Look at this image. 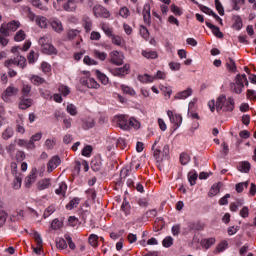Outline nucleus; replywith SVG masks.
<instances>
[{"mask_svg": "<svg viewBox=\"0 0 256 256\" xmlns=\"http://www.w3.org/2000/svg\"><path fill=\"white\" fill-rule=\"evenodd\" d=\"M51 27L56 33H63V23L60 20H52Z\"/></svg>", "mask_w": 256, "mask_h": 256, "instance_id": "21", "label": "nucleus"}, {"mask_svg": "<svg viewBox=\"0 0 256 256\" xmlns=\"http://www.w3.org/2000/svg\"><path fill=\"white\" fill-rule=\"evenodd\" d=\"M79 203H81V198H74L66 205V208L71 211V209L77 208V205H79Z\"/></svg>", "mask_w": 256, "mask_h": 256, "instance_id": "35", "label": "nucleus"}, {"mask_svg": "<svg viewBox=\"0 0 256 256\" xmlns=\"http://www.w3.org/2000/svg\"><path fill=\"white\" fill-rule=\"evenodd\" d=\"M41 137L42 134L41 133H36L35 135H33L30 139V145L32 147V149H35V141H41Z\"/></svg>", "mask_w": 256, "mask_h": 256, "instance_id": "49", "label": "nucleus"}, {"mask_svg": "<svg viewBox=\"0 0 256 256\" xmlns=\"http://www.w3.org/2000/svg\"><path fill=\"white\" fill-rule=\"evenodd\" d=\"M13 128H7L3 133L2 137L3 139H11L13 137Z\"/></svg>", "mask_w": 256, "mask_h": 256, "instance_id": "61", "label": "nucleus"}, {"mask_svg": "<svg viewBox=\"0 0 256 256\" xmlns=\"http://www.w3.org/2000/svg\"><path fill=\"white\" fill-rule=\"evenodd\" d=\"M17 125H16V131L17 133H25V127L23 126V118H20V120H17Z\"/></svg>", "mask_w": 256, "mask_h": 256, "instance_id": "51", "label": "nucleus"}, {"mask_svg": "<svg viewBox=\"0 0 256 256\" xmlns=\"http://www.w3.org/2000/svg\"><path fill=\"white\" fill-rule=\"evenodd\" d=\"M191 95H193V89L188 88L187 90L179 92L176 95V99H187V97H191Z\"/></svg>", "mask_w": 256, "mask_h": 256, "instance_id": "26", "label": "nucleus"}, {"mask_svg": "<svg viewBox=\"0 0 256 256\" xmlns=\"http://www.w3.org/2000/svg\"><path fill=\"white\" fill-rule=\"evenodd\" d=\"M99 241V236L92 234L89 237V243L92 247H97Z\"/></svg>", "mask_w": 256, "mask_h": 256, "instance_id": "53", "label": "nucleus"}, {"mask_svg": "<svg viewBox=\"0 0 256 256\" xmlns=\"http://www.w3.org/2000/svg\"><path fill=\"white\" fill-rule=\"evenodd\" d=\"M120 87H121L123 93H125L126 95H131V97H135L136 93L133 88H131L127 85H124V84L121 85Z\"/></svg>", "mask_w": 256, "mask_h": 256, "instance_id": "37", "label": "nucleus"}, {"mask_svg": "<svg viewBox=\"0 0 256 256\" xmlns=\"http://www.w3.org/2000/svg\"><path fill=\"white\" fill-rule=\"evenodd\" d=\"M20 102H19V109L25 110V109H29V107H31V105H33V99L30 98H26L21 96L20 98Z\"/></svg>", "mask_w": 256, "mask_h": 256, "instance_id": "16", "label": "nucleus"}, {"mask_svg": "<svg viewBox=\"0 0 256 256\" xmlns=\"http://www.w3.org/2000/svg\"><path fill=\"white\" fill-rule=\"evenodd\" d=\"M110 63H113L114 65H123V56L119 54V51L110 53Z\"/></svg>", "mask_w": 256, "mask_h": 256, "instance_id": "12", "label": "nucleus"}, {"mask_svg": "<svg viewBox=\"0 0 256 256\" xmlns=\"http://www.w3.org/2000/svg\"><path fill=\"white\" fill-rule=\"evenodd\" d=\"M38 43H39L41 49H42L43 47H45L46 45H49L50 43H52L51 35L42 36V37L38 40Z\"/></svg>", "mask_w": 256, "mask_h": 256, "instance_id": "25", "label": "nucleus"}, {"mask_svg": "<svg viewBox=\"0 0 256 256\" xmlns=\"http://www.w3.org/2000/svg\"><path fill=\"white\" fill-rule=\"evenodd\" d=\"M82 85L88 87V89H99V83H97L93 78H87L82 80Z\"/></svg>", "mask_w": 256, "mask_h": 256, "instance_id": "17", "label": "nucleus"}, {"mask_svg": "<svg viewBox=\"0 0 256 256\" xmlns=\"http://www.w3.org/2000/svg\"><path fill=\"white\" fill-rule=\"evenodd\" d=\"M156 147L157 141H155L152 146L153 155L157 163H161L164 159H169V145H165L162 151Z\"/></svg>", "mask_w": 256, "mask_h": 256, "instance_id": "4", "label": "nucleus"}, {"mask_svg": "<svg viewBox=\"0 0 256 256\" xmlns=\"http://www.w3.org/2000/svg\"><path fill=\"white\" fill-rule=\"evenodd\" d=\"M143 57L146 59H157L158 55L155 51H142Z\"/></svg>", "mask_w": 256, "mask_h": 256, "instance_id": "41", "label": "nucleus"}, {"mask_svg": "<svg viewBox=\"0 0 256 256\" xmlns=\"http://www.w3.org/2000/svg\"><path fill=\"white\" fill-rule=\"evenodd\" d=\"M94 56L96 57V59H100V61H105V59H107V53L100 52L98 50L94 51Z\"/></svg>", "mask_w": 256, "mask_h": 256, "instance_id": "58", "label": "nucleus"}, {"mask_svg": "<svg viewBox=\"0 0 256 256\" xmlns=\"http://www.w3.org/2000/svg\"><path fill=\"white\" fill-rule=\"evenodd\" d=\"M237 169L241 173H249L251 171V163L249 161H242L238 164Z\"/></svg>", "mask_w": 256, "mask_h": 256, "instance_id": "19", "label": "nucleus"}, {"mask_svg": "<svg viewBox=\"0 0 256 256\" xmlns=\"http://www.w3.org/2000/svg\"><path fill=\"white\" fill-rule=\"evenodd\" d=\"M67 37L69 41H73V39H76V37H79V30H75V29L69 30L67 32Z\"/></svg>", "mask_w": 256, "mask_h": 256, "instance_id": "44", "label": "nucleus"}, {"mask_svg": "<svg viewBox=\"0 0 256 256\" xmlns=\"http://www.w3.org/2000/svg\"><path fill=\"white\" fill-rule=\"evenodd\" d=\"M65 191H67V184L62 182L59 184V188L55 190L56 195H65Z\"/></svg>", "mask_w": 256, "mask_h": 256, "instance_id": "40", "label": "nucleus"}, {"mask_svg": "<svg viewBox=\"0 0 256 256\" xmlns=\"http://www.w3.org/2000/svg\"><path fill=\"white\" fill-rule=\"evenodd\" d=\"M11 65H16L17 67H20L21 69H25V67L27 66V59L23 56H17L14 59L6 60L4 63V67H7V69H9V67H11Z\"/></svg>", "mask_w": 256, "mask_h": 256, "instance_id": "5", "label": "nucleus"}, {"mask_svg": "<svg viewBox=\"0 0 256 256\" xmlns=\"http://www.w3.org/2000/svg\"><path fill=\"white\" fill-rule=\"evenodd\" d=\"M61 165V158L59 156H53L47 163V171L51 173Z\"/></svg>", "mask_w": 256, "mask_h": 256, "instance_id": "8", "label": "nucleus"}, {"mask_svg": "<svg viewBox=\"0 0 256 256\" xmlns=\"http://www.w3.org/2000/svg\"><path fill=\"white\" fill-rule=\"evenodd\" d=\"M197 177H199V175L197 174V172H190L189 176H188V181L190 183V185H195L196 181H197Z\"/></svg>", "mask_w": 256, "mask_h": 256, "instance_id": "55", "label": "nucleus"}, {"mask_svg": "<svg viewBox=\"0 0 256 256\" xmlns=\"http://www.w3.org/2000/svg\"><path fill=\"white\" fill-rule=\"evenodd\" d=\"M34 239L37 245V247L34 248V253H36V255H41V251L43 250V239H41V234L35 232Z\"/></svg>", "mask_w": 256, "mask_h": 256, "instance_id": "10", "label": "nucleus"}, {"mask_svg": "<svg viewBox=\"0 0 256 256\" xmlns=\"http://www.w3.org/2000/svg\"><path fill=\"white\" fill-rule=\"evenodd\" d=\"M206 27L211 29V31H212L213 35H215V37H217L218 39H223V33L221 32L219 27H217L216 25L211 24L208 21H206Z\"/></svg>", "mask_w": 256, "mask_h": 256, "instance_id": "15", "label": "nucleus"}, {"mask_svg": "<svg viewBox=\"0 0 256 256\" xmlns=\"http://www.w3.org/2000/svg\"><path fill=\"white\" fill-rule=\"evenodd\" d=\"M41 50H42V53H44L45 55H57L58 53L57 48H55V46H53L51 42L43 46Z\"/></svg>", "mask_w": 256, "mask_h": 256, "instance_id": "14", "label": "nucleus"}, {"mask_svg": "<svg viewBox=\"0 0 256 256\" xmlns=\"http://www.w3.org/2000/svg\"><path fill=\"white\" fill-rule=\"evenodd\" d=\"M20 26V24H19V22H17V21H11V22H9L7 25H6V27L8 28V31H12V32H15V31H17V28Z\"/></svg>", "mask_w": 256, "mask_h": 256, "instance_id": "42", "label": "nucleus"}, {"mask_svg": "<svg viewBox=\"0 0 256 256\" xmlns=\"http://www.w3.org/2000/svg\"><path fill=\"white\" fill-rule=\"evenodd\" d=\"M35 181H37V173H35V172L32 171V172L29 174V176H27V177L25 178V185H26V187H27V188L31 187V184H32V183H35Z\"/></svg>", "mask_w": 256, "mask_h": 256, "instance_id": "23", "label": "nucleus"}, {"mask_svg": "<svg viewBox=\"0 0 256 256\" xmlns=\"http://www.w3.org/2000/svg\"><path fill=\"white\" fill-rule=\"evenodd\" d=\"M67 111L72 116L77 115V107H75V105H73V104H68L67 105Z\"/></svg>", "mask_w": 256, "mask_h": 256, "instance_id": "63", "label": "nucleus"}, {"mask_svg": "<svg viewBox=\"0 0 256 256\" xmlns=\"http://www.w3.org/2000/svg\"><path fill=\"white\" fill-rule=\"evenodd\" d=\"M167 115L171 121V123H174L177 127L183 123V117L180 114H173V111L168 110Z\"/></svg>", "mask_w": 256, "mask_h": 256, "instance_id": "11", "label": "nucleus"}, {"mask_svg": "<svg viewBox=\"0 0 256 256\" xmlns=\"http://www.w3.org/2000/svg\"><path fill=\"white\" fill-rule=\"evenodd\" d=\"M202 245L203 247H205V249H209V247H211L212 245H215V238H209V239L203 240Z\"/></svg>", "mask_w": 256, "mask_h": 256, "instance_id": "50", "label": "nucleus"}, {"mask_svg": "<svg viewBox=\"0 0 256 256\" xmlns=\"http://www.w3.org/2000/svg\"><path fill=\"white\" fill-rule=\"evenodd\" d=\"M93 127H95V120L93 118H88L83 124L84 129H93Z\"/></svg>", "mask_w": 256, "mask_h": 256, "instance_id": "45", "label": "nucleus"}, {"mask_svg": "<svg viewBox=\"0 0 256 256\" xmlns=\"http://www.w3.org/2000/svg\"><path fill=\"white\" fill-rule=\"evenodd\" d=\"M55 211H56L55 205L48 206L45 209L44 214H43L44 219H47V217H50V215H53V213H55Z\"/></svg>", "mask_w": 256, "mask_h": 256, "instance_id": "39", "label": "nucleus"}, {"mask_svg": "<svg viewBox=\"0 0 256 256\" xmlns=\"http://www.w3.org/2000/svg\"><path fill=\"white\" fill-rule=\"evenodd\" d=\"M93 13L95 17H102L103 19H109V17H111V14L107 11V8L101 5L94 6Z\"/></svg>", "mask_w": 256, "mask_h": 256, "instance_id": "6", "label": "nucleus"}, {"mask_svg": "<svg viewBox=\"0 0 256 256\" xmlns=\"http://www.w3.org/2000/svg\"><path fill=\"white\" fill-rule=\"evenodd\" d=\"M56 247L57 249H67V241H65L63 238H57Z\"/></svg>", "mask_w": 256, "mask_h": 256, "instance_id": "43", "label": "nucleus"}, {"mask_svg": "<svg viewBox=\"0 0 256 256\" xmlns=\"http://www.w3.org/2000/svg\"><path fill=\"white\" fill-rule=\"evenodd\" d=\"M129 69H131V66L129 64H125L123 67L113 69L111 72L116 77H123L125 75H129Z\"/></svg>", "mask_w": 256, "mask_h": 256, "instance_id": "9", "label": "nucleus"}, {"mask_svg": "<svg viewBox=\"0 0 256 256\" xmlns=\"http://www.w3.org/2000/svg\"><path fill=\"white\" fill-rule=\"evenodd\" d=\"M208 106L210 111L213 113L216 111L231 112L235 109V100L232 97H225V95H221L215 100H211L208 102Z\"/></svg>", "mask_w": 256, "mask_h": 256, "instance_id": "1", "label": "nucleus"}, {"mask_svg": "<svg viewBox=\"0 0 256 256\" xmlns=\"http://www.w3.org/2000/svg\"><path fill=\"white\" fill-rule=\"evenodd\" d=\"M215 7H216V11H218L219 15H221V16L225 15V9L223 8V4H221V1L215 0Z\"/></svg>", "mask_w": 256, "mask_h": 256, "instance_id": "46", "label": "nucleus"}, {"mask_svg": "<svg viewBox=\"0 0 256 256\" xmlns=\"http://www.w3.org/2000/svg\"><path fill=\"white\" fill-rule=\"evenodd\" d=\"M59 93H61V95H63L64 97H67V95H69V93H71V90H69V87L65 86V85H61L58 88Z\"/></svg>", "mask_w": 256, "mask_h": 256, "instance_id": "54", "label": "nucleus"}, {"mask_svg": "<svg viewBox=\"0 0 256 256\" xmlns=\"http://www.w3.org/2000/svg\"><path fill=\"white\" fill-rule=\"evenodd\" d=\"M96 76L99 81H101L102 85H107L109 83V78L107 77V75L101 73V71L96 70Z\"/></svg>", "mask_w": 256, "mask_h": 256, "instance_id": "30", "label": "nucleus"}, {"mask_svg": "<svg viewBox=\"0 0 256 256\" xmlns=\"http://www.w3.org/2000/svg\"><path fill=\"white\" fill-rule=\"evenodd\" d=\"M163 247L169 248L171 245H173V237L167 236L166 238L163 239L162 241Z\"/></svg>", "mask_w": 256, "mask_h": 256, "instance_id": "56", "label": "nucleus"}, {"mask_svg": "<svg viewBox=\"0 0 256 256\" xmlns=\"http://www.w3.org/2000/svg\"><path fill=\"white\" fill-rule=\"evenodd\" d=\"M51 227L54 231H57V229H61V227H63V222L59 221V219H54L51 223Z\"/></svg>", "mask_w": 256, "mask_h": 256, "instance_id": "59", "label": "nucleus"}, {"mask_svg": "<svg viewBox=\"0 0 256 256\" xmlns=\"http://www.w3.org/2000/svg\"><path fill=\"white\" fill-rule=\"evenodd\" d=\"M189 161H191V157L189 156V154L182 153L180 155V163H181V165H187V163H189Z\"/></svg>", "mask_w": 256, "mask_h": 256, "instance_id": "47", "label": "nucleus"}, {"mask_svg": "<svg viewBox=\"0 0 256 256\" xmlns=\"http://www.w3.org/2000/svg\"><path fill=\"white\" fill-rule=\"evenodd\" d=\"M226 66L228 71H231L232 73H235V71H237V66L235 65V60L233 58H228Z\"/></svg>", "mask_w": 256, "mask_h": 256, "instance_id": "32", "label": "nucleus"}, {"mask_svg": "<svg viewBox=\"0 0 256 256\" xmlns=\"http://www.w3.org/2000/svg\"><path fill=\"white\" fill-rule=\"evenodd\" d=\"M10 30L5 26V24H2L0 27V37H9Z\"/></svg>", "mask_w": 256, "mask_h": 256, "instance_id": "52", "label": "nucleus"}, {"mask_svg": "<svg viewBox=\"0 0 256 256\" xmlns=\"http://www.w3.org/2000/svg\"><path fill=\"white\" fill-rule=\"evenodd\" d=\"M31 83H33V85L39 86V85H43V83H45V79L39 75H32L30 77Z\"/></svg>", "mask_w": 256, "mask_h": 256, "instance_id": "27", "label": "nucleus"}, {"mask_svg": "<svg viewBox=\"0 0 256 256\" xmlns=\"http://www.w3.org/2000/svg\"><path fill=\"white\" fill-rule=\"evenodd\" d=\"M21 93H22V97H31V85L23 84Z\"/></svg>", "mask_w": 256, "mask_h": 256, "instance_id": "33", "label": "nucleus"}, {"mask_svg": "<svg viewBox=\"0 0 256 256\" xmlns=\"http://www.w3.org/2000/svg\"><path fill=\"white\" fill-rule=\"evenodd\" d=\"M19 93V89L14 86H9L6 90L2 93V99L6 103L9 102V97H15Z\"/></svg>", "mask_w": 256, "mask_h": 256, "instance_id": "7", "label": "nucleus"}, {"mask_svg": "<svg viewBox=\"0 0 256 256\" xmlns=\"http://www.w3.org/2000/svg\"><path fill=\"white\" fill-rule=\"evenodd\" d=\"M121 211H124L126 215H128L129 211H131V206L129 205V202L124 201L121 205Z\"/></svg>", "mask_w": 256, "mask_h": 256, "instance_id": "62", "label": "nucleus"}, {"mask_svg": "<svg viewBox=\"0 0 256 256\" xmlns=\"http://www.w3.org/2000/svg\"><path fill=\"white\" fill-rule=\"evenodd\" d=\"M82 21L86 33H89V31H91L93 27V21H91V18H89V16H83Z\"/></svg>", "mask_w": 256, "mask_h": 256, "instance_id": "22", "label": "nucleus"}, {"mask_svg": "<svg viewBox=\"0 0 256 256\" xmlns=\"http://www.w3.org/2000/svg\"><path fill=\"white\" fill-rule=\"evenodd\" d=\"M245 83V84H244ZM249 87V81L247 80V75L245 74H238L235 79V83L230 84L231 91L240 95L243 91V87Z\"/></svg>", "mask_w": 256, "mask_h": 256, "instance_id": "3", "label": "nucleus"}, {"mask_svg": "<svg viewBox=\"0 0 256 256\" xmlns=\"http://www.w3.org/2000/svg\"><path fill=\"white\" fill-rule=\"evenodd\" d=\"M36 24L41 27V29L47 28L48 22L45 16H37L36 17Z\"/></svg>", "mask_w": 256, "mask_h": 256, "instance_id": "29", "label": "nucleus"}, {"mask_svg": "<svg viewBox=\"0 0 256 256\" xmlns=\"http://www.w3.org/2000/svg\"><path fill=\"white\" fill-rule=\"evenodd\" d=\"M50 187H51V179L49 178L42 179L37 183L38 191H43L45 189H49Z\"/></svg>", "mask_w": 256, "mask_h": 256, "instance_id": "18", "label": "nucleus"}, {"mask_svg": "<svg viewBox=\"0 0 256 256\" xmlns=\"http://www.w3.org/2000/svg\"><path fill=\"white\" fill-rule=\"evenodd\" d=\"M63 8L65 11H75V9H77V4L75 3V0H68Z\"/></svg>", "mask_w": 256, "mask_h": 256, "instance_id": "28", "label": "nucleus"}, {"mask_svg": "<svg viewBox=\"0 0 256 256\" xmlns=\"http://www.w3.org/2000/svg\"><path fill=\"white\" fill-rule=\"evenodd\" d=\"M143 19H144V23H146V25L151 24V6L149 4L144 5Z\"/></svg>", "mask_w": 256, "mask_h": 256, "instance_id": "13", "label": "nucleus"}, {"mask_svg": "<svg viewBox=\"0 0 256 256\" xmlns=\"http://www.w3.org/2000/svg\"><path fill=\"white\" fill-rule=\"evenodd\" d=\"M235 187L238 193H243L249 187V181L237 183Z\"/></svg>", "mask_w": 256, "mask_h": 256, "instance_id": "36", "label": "nucleus"}, {"mask_svg": "<svg viewBox=\"0 0 256 256\" xmlns=\"http://www.w3.org/2000/svg\"><path fill=\"white\" fill-rule=\"evenodd\" d=\"M139 81H141V83H153V81H155V77L144 74L143 76H139Z\"/></svg>", "mask_w": 256, "mask_h": 256, "instance_id": "38", "label": "nucleus"}, {"mask_svg": "<svg viewBox=\"0 0 256 256\" xmlns=\"http://www.w3.org/2000/svg\"><path fill=\"white\" fill-rule=\"evenodd\" d=\"M190 229H192V231H203V229H205V223L198 221L191 224Z\"/></svg>", "mask_w": 256, "mask_h": 256, "instance_id": "31", "label": "nucleus"}, {"mask_svg": "<svg viewBox=\"0 0 256 256\" xmlns=\"http://www.w3.org/2000/svg\"><path fill=\"white\" fill-rule=\"evenodd\" d=\"M117 125L120 127V129H123V131H129L131 127L133 129H139V127H141V123H139L137 119L132 117L128 121L127 118L123 115L118 116Z\"/></svg>", "mask_w": 256, "mask_h": 256, "instance_id": "2", "label": "nucleus"}, {"mask_svg": "<svg viewBox=\"0 0 256 256\" xmlns=\"http://www.w3.org/2000/svg\"><path fill=\"white\" fill-rule=\"evenodd\" d=\"M222 187H223L222 182H218L217 184H214L208 193L209 197H215V195H218V193H219V191H221Z\"/></svg>", "mask_w": 256, "mask_h": 256, "instance_id": "20", "label": "nucleus"}, {"mask_svg": "<svg viewBox=\"0 0 256 256\" xmlns=\"http://www.w3.org/2000/svg\"><path fill=\"white\" fill-rule=\"evenodd\" d=\"M21 178L19 176H16L13 181V187L14 189H21Z\"/></svg>", "mask_w": 256, "mask_h": 256, "instance_id": "64", "label": "nucleus"}, {"mask_svg": "<svg viewBox=\"0 0 256 256\" xmlns=\"http://www.w3.org/2000/svg\"><path fill=\"white\" fill-rule=\"evenodd\" d=\"M91 153H93V146H91V145L85 146L82 150V155L84 157H89V155H91Z\"/></svg>", "mask_w": 256, "mask_h": 256, "instance_id": "60", "label": "nucleus"}, {"mask_svg": "<svg viewBox=\"0 0 256 256\" xmlns=\"http://www.w3.org/2000/svg\"><path fill=\"white\" fill-rule=\"evenodd\" d=\"M25 31L19 30L16 35L14 36L15 41H25Z\"/></svg>", "mask_w": 256, "mask_h": 256, "instance_id": "57", "label": "nucleus"}, {"mask_svg": "<svg viewBox=\"0 0 256 256\" xmlns=\"http://www.w3.org/2000/svg\"><path fill=\"white\" fill-rule=\"evenodd\" d=\"M101 29L102 31H104L105 35H107V37H112L114 34H113V28L109 27L107 24L105 23H102L101 24Z\"/></svg>", "mask_w": 256, "mask_h": 256, "instance_id": "34", "label": "nucleus"}, {"mask_svg": "<svg viewBox=\"0 0 256 256\" xmlns=\"http://www.w3.org/2000/svg\"><path fill=\"white\" fill-rule=\"evenodd\" d=\"M101 157H96L91 161V169L93 171H101Z\"/></svg>", "mask_w": 256, "mask_h": 256, "instance_id": "24", "label": "nucleus"}, {"mask_svg": "<svg viewBox=\"0 0 256 256\" xmlns=\"http://www.w3.org/2000/svg\"><path fill=\"white\" fill-rule=\"evenodd\" d=\"M111 40H112L113 45H117L118 47H120V45L123 43V38H121V36L115 35V34H113V36L111 37Z\"/></svg>", "mask_w": 256, "mask_h": 256, "instance_id": "48", "label": "nucleus"}]
</instances>
